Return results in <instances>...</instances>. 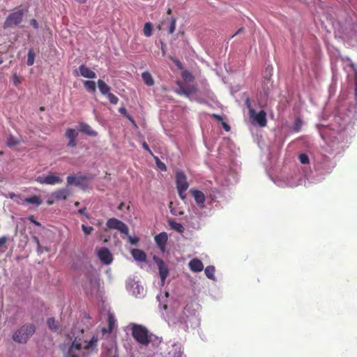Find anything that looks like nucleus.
Instances as JSON below:
<instances>
[{"mask_svg": "<svg viewBox=\"0 0 357 357\" xmlns=\"http://www.w3.org/2000/svg\"><path fill=\"white\" fill-rule=\"evenodd\" d=\"M72 331L68 335V342L64 343L63 351L65 357H90L96 349L98 338L93 336L89 342L83 338V331Z\"/></svg>", "mask_w": 357, "mask_h": 357, "instance_id": "obj_1", "label": "nucleus"}, {"mask_svg": "<svg viewBox=\"0 0 357 357\" xmlns=\"http://www.w3.org/2000/svg\"><path fill=\"white\" fill-rule=\"evenodd\" d=\"M182 77L185 82V84L181 82H178V88L176 91L179 95H184L190 100H197L198 99V91L195 86L188 84V83L193 81L194 77L188 71L182 72Z\"/></svg>", "mask_w": 357, "mask_h": 357, "instance_id": "obj_2", "label": "nucleus"}, {"mask_svg": "<svg viewBox=\"0 0 357 357\" xmlns=\"http://www.w3.org/2000/svg\"><path fill=\"white\" fill-rule=\"evenodd\" d=\"M35 331L33 324H24L13 333V340L17 343H26Z\"/></svg>", "mask_w": 357, "mask_h": 357, "instance_id": "obj_3", "label": "nucleus"}, {"mask_svg": "<svg viewBox=\"0 0 357 357\" xmlns=\"http://www.w3.org/2000/svg\"><path fill=\"white\" fill-rule=\"evenodd\" d=\"M181 321H183L188 326L190 324L191 327H196L199 325V318L197 312L192 309V304H188L183 310V315L181 317Z\"/></svg>", "mask_w": 357, "mask_h": 357, "instance_id": "obj_4", "label": "nucleus"}, {"mask_svg": "<svg viewBox=\"0 0 357 357\" xmlns=\"http://www.w3.org/2000/svg\"><path fill=\"white\" fill-rule=\"evenodd\" d=\"M132 335L135 340L141 344L146 345L151 342V337L146 328L140 325H133Z\"/></svg>", "mask_w": 357, "mask_h": 357, "instance_id": "obj_5", "label": "nucleus"}, {"mask_svg": "<svg viewBox=\"0 0 357 357\" xmlns=\"http://www.w3.org/2000/svg\"><path fill=\"white\" fill-rule=\"evenodd\" d=\"M176 184L179 197L184 200L186 197V190L189 187L185 174L181 171L176 173Z\"/></svg>", "mask_w": 357, "mask_h": 357, "instance_id": "obj_6", "label": "nucleus"}, {"mask_svg": "<svg viewBox=\"0 0 357 357\" xmlns=\"http://www.w3.org/2000/svg\"><path fill=\"white\" fill-rule=\"evenodd\" d=\"M274 183L281 188L291 187L294 188L298 185L303 184L304 185H310V182L308 178L304 180L301 179L299 181H294L293 178L289 177H281L278 178L274 181Z\"/></svg>", "mask_w": 357, "mask_h": 357, "instance_id": "obj_7", "label": "nucleus"}, {"mask_svg": "<svg viewBox=\"0 0 357 357\" xmlns=\"http://www.w3.org/2000/svg\"><path fill=\"white\" fill-rule=\"evenodd\" d=\"M36 181L40 184L51 185L63 183V178L58 174L52 172L46 175L38 176Z\"/></svg>", "mask_w": 357, "mask_h": 357, "instance_id": "obj_8", "label": "nucleus"}, {"mask_svg": "<svg viewBox=\"0 0 357 357\" xmlns=\"http://www.w3.org/2000/svg\"><path fill=\"white\" fill-rule=\"evenodd\" d=\"M246 104L250 110V117L252 121L259 125L260 127H264L266 125V114L264 110L259 111L257 113L252 108H251L249 100H246Z\"/></svg>", "mask_w": 357, "mask_h": 357, "instance_id": "obj_9", "label": "nucleus"}, {"mask_svg": "<svg viewBox=\"0 0 357 357\" xmlns=\"http://www.w3.org/2000/svg\"><path fill=\"white\" fill-rule=\"evenodd\" d=\"M23 16L24 11L22 10L9 14L4 22L3 28H11L19 25L22 22Z\"/></svg>", "mask_w": 357, "mask_h": 357, "instance_id": "obj_10", "label": "nucleus"}, {"mask_svg": "<svg viewBox=\"0 0 357 357\" xmlns=\"http://www.w3.org/2000/svg\"><path fill=\"white\" fill-rule=\"evenodd\" d=\"M126 289L135 297L141 298L145 294L144 287L141 285L138 281H135L132 279H128L126 281Z\"/></svg>", "mask_w": 357, "mask_h": 357, "instance_id": "obj_11", "label": "nucleus"}, {"mask_svg": "<svg viewBox=\"0 0 357 357\" xmlns=\"http://www.w3.org/2000/svg\"><path fill=\"white\" fill-rule=\"evenodd\" d=\"M153 261L158 266L159 275L161 279L160 285L162 287L164 286L166 278L169 275V268L165 261L158 257L154 256Z\"/></svg>", "mask_w": 357, "mask_h": 357, "instance_id": "obj_12", "label": "nucleus"}, {"mask_svg": "<svg viewBox=\"0 0 357 357\" xmlns=\"http://www.w3.org/2000/svg\"><path fill=\"white\" fill-rule=\"evenodd\" d=\"M106 225L107 227L117 229L121 233L128 236V227L124 222L116 218H110L107 220Z\"/></svg>", "mask_w": 357, "mask_h": 357, "instance_id": "obj_13", "label": "nucleus"}, {"mask_svg": "<svg viewBox=\"0 0 357 357\" xmlns=\"http://www.w3.org/2000/svg\"><path fill=\"white\" fill-rule=\"evenodd\" d=\"M190 193H191L192 196L194 197L195 201L196 204H197V206L200 208H204V202L206 200V196L204 194V192L199 190L192 188L190 190Z\"/></svg>", "mask_w": 357, "mask_h": 357, "instance_id": "obj_14", "label": "nucleus"}, {"mask_svg": "<svg viewBox=\"0 0 357 357\" xmlns=\"http://www.w3.org/2000/svg\"><path fill=\"white\" fill-rule=\"evenodd\" d=\"M70 195V190L68 188H61L54 191L50 196V198L53 201H61L66 200Z\"/></svg>", "mask_w": 357, "mask_h": 357, "instance_id": "obj_15", "label": "nucleus"}, {"mask_svg": "<svg viewBox=\"0 0 357 357\" xmlns=\"http://www.w3.org/2000/svg\"><path fill=\"white\" fill-rule=\"evenodd\" d=\"M100 260L105 264H109L112 261V255L109 250L105 248H100L98 252Z\"/></svg>", "mask_w": 357, "mask_h": 357, "instance_id": "obj_16", "label": "nucleus"}, {"mask_svg": "<svg viewBox=\"0 0 357 357\" xmlns=\"http://www.w3.org/2000/svg\"><path fill=\"white\" fill-rule=\"evenodd\" d=\"M76 75L88 79H94L96 77V73L83 64L79 66Z\"/></svg>", "mask_w": 357, "mask_h": 357, "instance_id": "obj_17", "label": "nucleus"}, {"mask_svg": "<svg viewBox=\"0 0 357 357\" xmlns=\"http://www.w3.org/2000/svg\"><path fill=\"white\" fill-rule=\"evenodd\" d=\"M167 234L165 232H161L155 236V241L161 251L164 252L165 250L166 243L167 241Z\"/></svg>", "mask_w": 357, "mask_h": 357, "instance_id": "obj_18", "label": "nucleus"}, {"mask_svg": "<svg viewBox=\"0 0 357 357\" xmlns=\"http://www.w3.org/2000/svg\"><path fill=\"white\" fill-rule=\"evenodd\" d=\"M67 183L68 185H75L76 186H79L84 190L88 188L86 184L83 183L81 177H77L73 175L68 176L67 177Z\"/></svg>", "mask_w": 357, "mask_h": 357, "instance_id": "obj_19", "label": "nucleus"}, {"mask_svg": "<svg viewBox=\"0 0 357 357\" xmlns=\"http://www.w3.org/2000/svg\"><path fill=\"white\" fill-rule=\"evenodd\" d=\"M99 287H100L99 279L96 276H95V277L91 278L89 287H86V288L87 291L91 294H95L98 292Z\"/></svg>", "mask_w": 357, "mask_h": 357, "instance_id": "obj_20", "label": "nucleus"}, {"mask_svg": "<svg viewBox=\"0 0 357 357\" xmlns=\"http://www.w3.org/2000/svg\"><path fill=\"white\" fill-rule=\"evenodd\" d=\"M190 269L195 273L201 272L204 269V264L201 260L194 258L188 263Z\"/></svg>", "mask_w": 357, "mask_h": 357, "instance_id": "obj_21", "label": "nucleus"}, {"mask_svg": "<svg viewBox=\"0 0 357 357\" xmlns=\"http://www.w3.org/2000/svg\"><path fill=\"white\" fill-rule=\"evenodd\" d=\"M79 131L89 136H96L97 132L94 131L89 125L85 123H80L79 124Z\"/></svg>", "mask_w": 357, "mask_h": 357, "instance_id": "obj_22", "label": "nucleus"}, {"mask_svg": "<svg viewBox=\"0 0 357 357\" xmlns=\"http://www.w3.org/2000/svg\"><path fill=\"white\" fill-rule=\"evenodd\" d=\"M132 257L137 261H145L146 255L145 252L139 249H132L131 250Z\"/></svg>", "mask_w": 357, "mask_h": 357, "instance_id": "obj_23", "label": "nucleus"}, {"mask_svg": "<svg viewBox=\"0 0 357 357\" xmlns=\"http://www.w3.org/2000/svg\"><path fill=\"white\" fill-rule=\"evenodd\" d=\"M98 87L100 90V92L102 95H108L110 93V86L107 85L103 80L98 79L97 82Z\"/></svg>", "mask_w": 357, "mask_h": 357, "instance_id": "obj_24", "label": "nucleus"}, {"mask_svg": "<svg viewBox=\"0 0 357 357\" xmlns=\"http://www.w3.org/2000/svg\"><path fill=\"white\" fill-rule=\"evenodd\" d=\"M142 77L146 85L151 86L154 84L153 78L149 72L145 71L142 73Z\"/></svg>", "mask_w": 357, "mask_h": 357, "instance_id": "obj_25", "label": "nucleus"}, {"mask_svg": "<svg viewBox=\"0 0 357 357\" xmlns=\"http://www.w3.org/2000/svg\"><path fill=\"white\" fill-rule=\"evenodd\" d=\"M24 202L27 204L39 206L42 204V199L37 195H33L24 199Z\"/></svg>", "mask_w": 357, "mask_h": 357, "instance_id": "obj_26", "label": "nucleus"}, {"mask_svg": "<svg viewBox=\"0 0 357 357\" xmlns=\"http://www.w3.org/2000/svg\"><path fill=\"white\" fill-rule=\"evenodd\" d=\"M84 86L86 88V89L91 92V93H95L96 90V83L93 81L91 80H86L83 82Z\"/></svg>", "mask_w": 357, "mask_h": 357, "instance_id": "obj_27", "label": "nucleus"}, {"mask_svg": "<svg viewBox=\"0 0 357 357\" xmlns=\"http://www.w3.org/2000/svg\"><path fill=\"white\" fill-rule=\"evenodd\" d=\"M206 277L211 280H215V267L213 266H208L204 270Z\"/></svg>", "mask_w": 357, "mask_h": 357, "instance_id": "obj_28", "label": "nucleus"}, {"mask_svg": "<svg viewBox=\"0 0 357 357\" xmlns=\"http://www.w3.org/2000/svg\"><path fill=\"white\" fill-rule=\"evenodd\" d=\"M115 319L114 317V316L112 314H109V316H108V323H109V332H110L112 331V329L113 328L114 324H115ZM102 334H105L106 333H107V329L105 328H102Z\"/></svg>", "mask_w": 357, "mask_h": 357, "instance_id": "obj_29", "label": "nucleus"}, {"mask_svg": "<svg viewBox=\"0 0 357 357\" xmlns=\"http://www.w3.org/2000/svg\"><path fill=\"white\" fill-rule=\"evenodd\" d=\"M66 137L69 139H75L78 136V132L73 128H68L66 131Z\"/></svg>", "mask_w": 357, "mask_h": 357, "instance_id": "obj_30", "label": "nucleus"}, {"mask_svg": "<svg viewBox=\"0 0 357 357\" xmlns=\"http://www.w3.org/2000/svg\"><path fill=\"white\" fill-rule=\"evenodd\" d=\"M34 60H35V53H34L33 49H30L28 52V55H27V62H26L27 65L29 66H32L34 63Z\"/></svg>", "mask_w": 357, "mask_h": 357, "instance_id": "obj_31", "label": "nucleus"}, {"mask_svg": "<svg viewBox=\"0 0 357 357\" xmlns=\"http://www.w3.org/2000/svg\"><path fill=\"white\" fill-rule=\"evenodd\" d=\"M152 24L150 22H146L144 26V33L146 37H150L152 35Z\"/></svg>", "mask_w": 357, "mask_h": 357, "instance_id": "obj_32", "label": "nucleus"}, {"mask_svg": "<svg viewBox=\"0 0 357 357\" xmlns=\"http://www.w3.org/2000/svg\"><path fill=\"white\" fill-rule=\"evenodd\" d=\"M47 325L52 331H57L59 330V327L57 326V324L54 318L48 319Z\"/></svg>", "mask_w": 357, "mask_h": 357, "instance_id": "obj_33", "label": "nucleus"}, {"mask_svg": "<svg viewBox=\"0 0 357 357\" xmlns=\"http://www.w3.org/2000/svg\"><path fill=\"white\" fill-rule=\"evenodd\" d=\"M298 159H299V161L301 162V163H302L303 165L309 164L310 159H309L308 155L305 153L299 154Z\"/></svg>", "mask_w": 357, "mask_h": 357, "instance_id": "obj_34", "label": "nucleus"}, {"mask_svg": "<svg viewBox=\"0 0 357 357\" xmlns=\"http://www.w3.org/2000/svg\"><path fill=\"white\" fill-rule=\"evenodd\" d=\"M169 225L172 229L178 231H181L183 229L182 225L174 221H169Z\"/></svg>", "mask_w": 357, "mask_h": 357, "instance_id": "obj_35", "label": "nucleus"}, {"mask_svg": "<svg viewBox=\"0 0 357 357\" xmlns=\"http://www.w3.org/2000/svg\"><path fill=\"white\" fill-rule=\"evenodd\" d=\"M18 140L13 136H10L7 140V145L8 146H14L18 144Z\"/></svg>", "mask_w": 357, "mask_h": 357, "instance_id": "obj_36", "label": "nucleus"}, {"mask_svg": "<svg viewBox=\"0 0 357 357\" xmlns=\"http://www.w3.org/2000/svg\"><path fill=\"white\" fill-rule=\"evenodd\" d=\"M302 124H303V123H302L301 120L299 119H297L295 121L294 125L293 126V130L294 132H299L300 130H301Z\"/></svg>", "mask_w": 357, "mask_h": 357, "instance_id": "obj_37", "label": "nucleus"}, {"mask_svg": "<svg viewBox=\"0 0 357 357\" xmlns=\"http://www.w3.org/2000/svg\"><path fill=\"white\" fill-rule=\"evenodd\" d=\"M82 229L85 235H89L93 231V227L86 226L85 225H82Z\"/></svg>", "mask_w": 357, "mask_h": 357, "instance_id": "obj_38", "label": "nucleus"}, {"mask_svg": "<svg viewBox=\"0 0 357 357\" xmlns=\"http://www.w3.org/2000/svg\"><path fill=\"white\" fill-rule=\"evenodd\" d=\"M107 98L109 99V102L114 105L117 104L119 101V98L112 93L107 95Z\"/></svg>", "mask_w": 357, "mask_h": 357, "instance_id": "obj_39", "label": "nucleus"}, {"mask_svg": "<svg viewBox=\"0 0 357 357\" xmlns=\"http://www.w3.org/2000/svg\"><path fill=\"white\" fill-rule=\"evenodd\" d=\"M175 29H176V20H175V19H172L170 24H169V33H170V34L173 33L175 31Z\"/></svg>", "mask_w": 357, "mask_h": 357, "instance_id": "obj_40", "label": "nucleus"}, {"mask_svg": "<svg viewBox=\"0 0 357 357\" xmlns=\"http://www.w3.org/2000/svg\"><path fill=\"white\" fill-rule=\"evenodd\" d=\"M155 162L158 167L162 171H166L167 167L165 163L161 162L158 158H155Z\"/></svg>", "mask_w": 357, "mask_h": 357, "instance_id": "obj_41", "label": "nucleus"}, {"mask_svg": "<svg viewBox=\"0 0 357 357\" xmlns=\"http://www.w3.org/2000/svg\"><path fill=\"white\" fill-rule=\"evenodd\" d=\"M173 346L176 347V351L178 349V351H176L173 355V357H181L182 352L181 351V347H179V345L174 344Z\"/></svg>", "mask_w": 357, "mask_h": 357, "instance_id": "obj_42", "label": "nucleus"}, {"mask_svg": "<svg viewBox=\"0 0 357 357\" xmlns=\"http://www.w3.org/2000/svg\"><path fill=\"white\" fill-rule=\"evenodd\" d=\"M168 295H169L168 292L166 291L165 293L164 296L162 294L158 295L157 298L159 301V302L161 303L162 302V299H163L164 298H167Z\"/></svg>", "mask_w": 357, "mask_h": 357, "instance_id": "obj_43", "label": "nucleus"}, {"mask_svg": "<svg viewBox=\"0 0 357 357\" xmlns=\"http://www.w3.org/2000/svg\"><path fill=\"white\" fill-rule=\"evenodd\" d=\"M8 241V238L6 236H1L0 237V247H2L3 245H4L6 244V243Z\"/></svg>", "mask_w": 357, "mask_h": 357, "instance_id": "obj_44", "label": "nucleus"}, {"mask_svg": "<svg viewBox=\"0 0 357 357\" xmlns=\"http://www.w3.org/2000/svg\"><path fill=\"white\" fill-rule=\"evenodd\" d=\"M29 220L31 221V222H33L34 225H37V226H40V222H38V221H36L34 218V217L33 215H30L29 218H28Z\"/></svg>", "mask_w": 357, "mask_h": 357, "instance_id": "obj_45", "label": "nucleus"}, {"mask_svg": "<svg viewBox=\"0 0 357 357\" xmlns=\"http://www.w3.org/2000/svg\"><path fill=\"white\" fill-rule=\"evenodd\" d=\"M34 240H35V242L37 244L38 252L39 253H41L42 252V250H41L42 248H41V246H40V244L38 238L37 237H34Z\"/></svg>", "mask_w": 357, "mask_h": 357, "instance_id": "obj_46", "label": "nucleus"}, {"mask_svg": "<svg viewBox=\"0 0 357 357\" xmlns=\"http://www.w3.org/2000/svg\"><path fill=\"white\" fill-rule=\"evenodd\" d=\"M128 239H129L130 243L133 245L136 244L138 242L137 238H132L130 236H128Z\"/></svg>", "mask_w": 357, "mask_h": 357, "instance_id": "obj_47", "label": "nucleus"}, {"mask_svg": "<svg viewBox=\"0 0 357 357\" xmlns=\"http://www.w3.org/2000/svg\"><path fill=\"white\" fill-rule=\"evenodd\" d=\"M75 145H76L75 139H69V142L67 144L68 146L73 147V146H75Z\"/></svg>", "mask_w": 357, "mask_h": 357, "instance_id": "obj_48", "label": "nucleus"}, {"mask_svg": "<svg viewBox=\"0 0 357 357\" xmlns=\"http://www.w3.org/2000/svg\"><path fill=\"white\" fill-rule=\"evenodd\" d=\"M31 24L35 28V29H38V22L33 19L31 20Z\"/></svg>", "mask_w": 357, "mask_h": 357, "instance_id": "obj_49", "label": "nucleus"}, {"mask_svg": "<svg viewBox=\"0 0 357 357\" xmlns=\"http://www.w3.org/2000/svg\"><path fill=\"white\" fill-rule=\"evenodd\" d=\"M142 146L146 151H149L151 154H152L151 151L150 150L148 144L145 142L142 143Z\"/></svg>", "mask_w": 357, "mask_h": 357, "instance_id": "obj_50", "label": "nucleus"}, {"mask_svg": "<svg viewBox=\"0 0 357 357\" xmlns=\"http://www.w3.org/2000/svg\"><path fill=\"white\" fill-rule=\"evenodd\" d=\"M222 126H223V128L224 129L226 130V131H229L230 130V127L228 124H227L226 123H222Z\"/></svg>", "mask_w": 357, "mask_h": 357, "instance_id": "obj_51", "label": "nucleus"}, {"mask_svg": "<svg viewBox=\"0 0 357 357\" xmlns=\"http://www.w3.org/2000/svg\"><path fill=\"white\" fill-rule=\"evenodd\" d=\"M85 210H86V208H80V209H79V210H78V213H79V214H82V215H86V214H85Z\"/></svg>", "mask_w": 357, "mask_h": 357, "instance_id": "obj_52", "label": "nucleus"}, {"mask_svg": "<svg viewBox=\"0 0 357 357\" xmlns=\"http://www.w3.org/2000/svg\"><path fill=\"white\" fill-rule=\"evenodd\" d=\"M19 82H20V81H19L18 77L16 75H15L14 76V84L15 85H17L19 84Z\"/></svg>", "mask_w": 357, "mask_h": 357, "instance_id": "obj_53", "label": "nucleus"}, {"mask_svg": "<svg viewBox=\"0 0 357 357\" xmlns=\"http://www.w3.org/2000/svg\"><path fill=\"white\" fill-rule=\"evenodd\" d=\"M79 3H84L87 0H75Z\"/></svg>", "mask_w": 357, "mask_h": 357, "instance_id": "obj_54", "label": "nucleus"}, {"mask_svg": "<svg viewBox=\"0 0 357 357\" xmlns=\"http://www.w3.org/2000/svg\"><path fill=\"white\" fill-rule=\"evenodd\" d=\"M119 111H120V112H121V113H122V114H123V112H126V109H124V108H121V109H119Z\"/></svg>", "mask_w": 357, "mask_h": 357, "instance_id": "obj_55", "label": "nucleus"}, {"mask_svg": "<svg viewBox=\"0 0 357 357\" xmlns=\"http://www.w3.org/2000/svg\"><path fill=\"white\" fill-rule=\"evenodd\" d=\"M177 66H180V62L178 61H175Z\"/></svg>", "mask_w": 357, "mask_h": 357, "instance_id": "obj_56", "label": "nucleus"}, {"mask_svg": "<svg viewBox=\"0 0 357 357\" xmlns=\"http://www.w3.org/2000/svg\"><path fill=\"white\" fill-rule=\"evenodd\" d=\"M52 203H53V201H50V200H49V201L47 202V204H48L49 205H51Z\"/></svg>", "mask_w": 357, "mask_h": 357, "instance_id": "obj_57", "label": "nucleus"}, {"mask_svg": "<svg viewBox=\"0 0 357 357\" xmlns=\"http://www.w3.org/2000/svg\"><path fill=\"white\" fill-rule=\"evenodd\" d=\"M3 62V59L0 58V65L2 64Z\"/></svg>", "mask_w": 357, "mask_h": 357, "instance_id": "obj_58", "label": "nucleus"}, {"mask_svg": "<svg viewBox=\"0 0 357 357\" xmlns=\"http://www.w3.org/2000/svg\"><path fill=\"white\" fill-rule=\"evenodd\" d=\"M79 202H76V203L75 204V205L76 206H79Z\"/></svg>", "mask_w": 357, "mask_h": 357, "instance_id": "obj_59", "label": "nucleus"}]
</instances>
